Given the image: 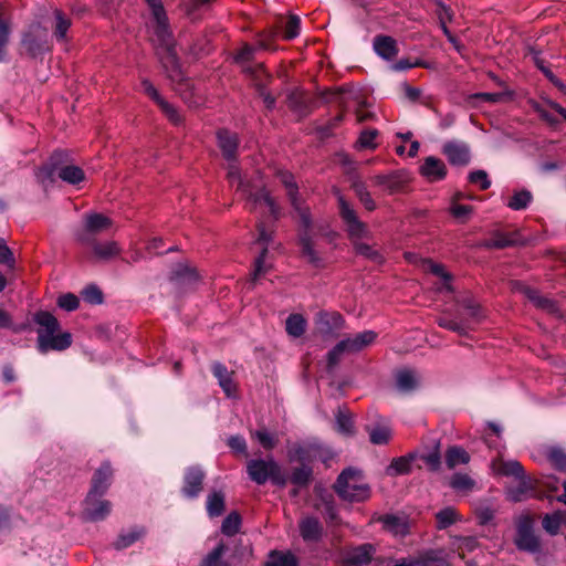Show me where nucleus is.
<instances>
[{"label": "nucleus", "instance_id": "nucleus-1", "mask_svg": "<svg viewBox=\"0 0 566 566\" xmlns=\"http://www.w3.org/2000/svg\"><path fill=\"white\" fill-rule=\"evenodd\" d=\"M280 182L286 189V196L291 206L298 214L301 228L298 230V243L301 247L302 255L313 265L318 266L322 263L319 254L315 251L313 239L311 235L312 218L308 207L304 205L298 197V187L295 182L294 176L285 170L277 171Z\"/></svg>", "mask_w": 566, "mask_h": 566}, {"label": "nucleus", "instance_id": "nucleus-2", "mask_svg": "<svg viewBox=\"0 0 566 566\" xmlns=\"http://www.w3.org/2000/svg\"><path fill=\"white\" fill-rule=\"evenodd\" d=\"M153 40L157 44L159 60L174 82H181L184 73L179 63L166 12L153 15Z\"/></svg>", "mask_w": 566, "mask_h": 566}, {"label": "nucleus", "instance_id": "nucleus-3", "mask_svg": "<svg viewBox=\"0 0 566 566\" xmlns=\"http://www.w3.org/2000/svg\"><path fill=\"white\" fill-rule=\"evenodd\" d=\"M228 180L231 186L237 184V190L242 193L245 199L247 207L254 211L260 205L264 203L274 220L281 217V207L264 187L253 186L245 181L240 174L239 167L234 161H229Z\"/></svg>", "mask_w": 566, "mask_h": 566}, {"label": "nucleus", "instance_id": "nucleus-4", "mask_svg": "<svg viewBox=\"0 0 566 566\" xmlns=\"http://www.w3.org/2000/svg\"><path fill=\"white\" fill-rule=\"evenodd\" d=\"M55 174L70 185H77L85 179L84 171L80 167L70 164L69 155L63 150L52 154L46 165L38 169L36 178L44 182L46 179L52 180Z\"/></svg>", "mask_w": 566, "mask_h": 566}, {"label": "nucleus", "instance_id": "nucleus-5", "mask_svg": "<svg viewBox=\"0 0 566 566\" xmlns=\"http://www.w3.org/2000/svg\"><path fill=\"white\" fill-rule=\"evenodd\" d=\"M464 312H457L454 316L449 311L437 319L440 327L452 331L459 335H467L481 319L480 306L472 298L459 302Z\"/></svg>", "mask_w": 566, "mask_h": 566}, {"label": "nucleus", "instance_id": "nucleus-6", "mask_svg": "<svg viewBox=\"0 0 566 566\" xmlns=\"http://www.w3.org/2000/svg\"><path fill=\"white\" fill-rule=\"evenodd\" d=\"M335 491L339 497L349 502L365 501L370 494L369 486L365 483L361 472L352 468L344 470L338 475Z\"/></svg>", "mask_w": 566, "mask_h": 566}, {"label": "nucleus", "instance_id": "nucleus-7", "mask_svg": "<svg viewBox=\"0 0 566 566\" xmlns=\"http://www.w3.org/2000/svg\"><path fill=\"white\" fill-rule=\"evenodd\" d=\"M247 472L249 478L260 485L269 480L279 486H284L287 482V478L273 458L250 460L247 463Z\"/></svg>", "mask_w": 566, "mask_h": 566}, {"label": "nucleus", "instance_id": "nucleus-8", "mask_svg": "<svg viewBox=\"0 0 566 566\" xmlns=\"http://www.w3.org/2000/svg\"><path fill=\"white\" fill-rule=\"evenodd\" d=\"M514 544L520 551L532 554L541 551V542L534 533L533 520L528 515H521L516 521V536Z\"/></svg>", "mask_w": 566, "mask_h": 566}, {"label": "nucleus", "instance_id": "nucleus-9", "mask_svg": "<svg viewBox=\"0 0 566 566\" xmlns=\"http://www.w3.org/2000/svg\"><path fill=\"white\" fill-rule=\"evenodd\" d=\"M112 226V219L102 213H86L84 216L83 228L77 230L75 235L81 243H90L94 240V235L106 232Z\"/></svg>", "mask_w": 566, "mask_h": 566}, {"label": "nucleus", "instance_id": "nucleus-10", "mask_svg": "<svg viewBox=\"0 0 566 566\" xmlns=\"http://www.w3.org/2000/svg\"><path fill=\"white\" fill-rule=\"evenodd\" d=\"M339 214L346 223L347 232L350 238L360 239L366 235L367 228L361 222L353 207L344 199L343 196L338 197Z\"/></svg>", "mask_w": 566, "mask_h": 566}, {"label": "nucleus", "instance_id": "nucleus-11", "mask_svg": "<svg viewBox=\"0 0 566 566\" xmlns=\"http://www.w3.org/2000/svg\"><path fill=\"white\" fill-rule=\"evenodd\" d=\"M317 331L324 336H336L345 327V319L338 312L321 311L315 316Z\"/></svg>", "mask_w": 566, "mask_h": 566}, {"label": "nucleus", "instance_id": "nucleus-12", "mask_svg": "<svg viewBox=\"0 0 566 566\" xmlns=\"http://www.w3.org/2000/svg\"><path fill=\"white\" fill-rule=\"evenodd\" d=\"M442 153L453 166H467L471 159L469 145L459 140L446 143Z\"/></svg>", "mask_w": 566, "mask_h": 566}, {"label": "nucleus", "instance_id": "nucleus-13", "mask_svg": "<svg viewBox=\"0 0 566 566\" xmlns=\"http://www.w3.org/2000/svg\"><path fill=\"white\" fill-rule=\"evenodd\" d=\"M140 86L143 92L146 95H148L160 107V109L164 112V114L168 117L170 122H172L176 125L181 123V116L179 112L174 107V105H171L160 96L156 87L148 80H143Z\"/></svg>", "mask_w": 566, "mask_h": 566}, {"label": "nucleus", "instance_id": "nucleus-14", "mask_svg": "<svg viewBox=\"0 0 566 566\" xmlns=\"http://www.w3.org/2000/svg\"><path fill=\"white\" fill-rule=\"evenodd\" d=\"M101 495L87 494L84 502V516L86 520L97 522L104 520L111 512L112 505L106 500H98Z\"/></svg>", "mask_w": 566, "mask_h": 566}, {"label": "nucleus", "instance_id": "nucleus-15", "mask_svg": "<svg viewBox=\"0 0 566 566\" xmlns=\"http://www.w3.org/2000/svg\"><path fill=\"white\" fill-rule=\"evenodd\" d=\"M72 344V336L70 333L60 334H41L38 336V348L42 354L49 350H64Z\"/></svg>", "mask_w": 566, "mask_h": 566}, {"label": "nucleus", "instance_id": "nucleus-16", "mask_svg": "<svg viewBox=\"0 0 566 566\" xmlns=\"http://www.w3.org/2000/svg\"><path fill=\"white\" fill-rule=\"evenodd\" d=\"M366 431L369 434L370 442L377 446L387 444L392 436L388 419L381 417H377L373 422L368 423Z\"/></svg>", "mask_w": 566, "mask_h": 566}, {"label": "nucleus", "instance_id": "nucleus-17", "mask_svg": "<svg viewBox=\"0 0 566 566\" xmlns=\"http://www.w3.org/2000/svg\"><path fill=\"white\" fill-rule=\"evenodd\" d=\"M377 337L378 334L376 332L367 329L355 335H349L342 339V342L347 354H357L371 346L376 342Z\"/></svg>", "mask_w": 566, "mask_h": 566}, {"label": "nucleus", "instance_id": "nucleus-18", "mask_svg": "<svg viewBox=\"0 0 566 566\" xmlns=\"http://www.w3.org/2000/svg\"><path fill=\"white\" fill-rule=\"evenodd\" d=\"M515 290L517 292H520L521 294H523L537 308H541V310H543L547 313H552V314L558 312L557 304L553 300L541 295L536 290H534L527 285H524L522 283H516Z\"/></svg>", "mask_w": 566, "mask_h": 566}, {"label": "nucleus", "instance_id": "nucleus-19", "mask_svg": "<svg viewBox=\"0 0 566 566\" xmlns=\"http://www.w3.org/2000/svg\"><path fill=\"white\" fill-rule=\"evenodd\" d=\"M259 238L256 243L262 245V251L254 262L253 281L258 280L268 271L264 260L268 253V244L272 240V232L265 230L263 222L258 223Z\"/></svg>", "mask_w": 566, "mask_h": 566}, {"label": "nucleus", "instance_id": "nucleus-20", "mask_svg": "<svg viewBox=\"0 0 566 566\" xmlns=\"http://www.w3.org/2000/svg\"><path fill=\"white\" fill-rule=\"evenodd\" d=\"M420 174L429 181L436 182L446 178L447 167L444 163L433 156L426 157L420 166Z\"/></svg>", "mask_w": 566, "mask_h": 566}, {"label": "nucleus", "instance_id": "nucleus-21", "mask_svg": "<svg viewBox=\"0 0 566 566\" xmlns=\"http://www.w3.org/2000/svg\"><path fill=\"white\" fill-rule=\"evenodd\" d=\"M205 473L199 467H190L185 473V485L182 493L187 497H196L202 489Z\"/></svg>", "mask_w": 566, "mask_h": 566}, {"label": "nucleus", "instance_id": "nucleus-22", "mask_svg": "<svg viewBox=\"0 0 566 566\" xmlns=\"http://www.w3.org/2000/svg\"><path fill=\"white\" fill-rule=\"evenodd\" d=\"M298 528L305 542H318L324 533L322 523L314 516L303 517L298 523Z\"/></svg>", "mask_w": 566, "mask_h": 566}, {"label": "nucleus", "instance_id": "nucleus-23", "mask_svg": "<svg viewBox=\"0 0 566 566\" xmlns=\"http://www.w3.org/2000/svg\"><path fill=\"white\" fill-rule=\"evenodd\" d=\"M112 475L113 471L109 463H103L93 475L88 494L103 495L111 485Z\"/></svg>", "mask_w": 566, "mask_h": 566}, {"label": "nucleus", "instance_id": "nucleus-24", "mask_svg": "<svg viewBox=\"0 0 566 566\" xmlns=\"http://www.w3.org/2000/svg\"><path fill=\"white\" fill-rule=\"evenodd\" d=\"M322 446L313 442L306 444H297L289 452L291 461L308 462L317 457H322Z\"/></svg>", "mask_w": 566, "mask_h": 566}, {"label": "nucleus", "instance_id": "nucleus-25", "mask_svg": "<svg viewBox=\"0 0 566 566\" xmlns=\"http://www.w3.org/2000/svg\"><path fill=\"white\" fill-rule=\"evenodd\" d=\"M373 46L377 55L386 61H392L398 54L397 41L388 35H377Z\"/></svg>", "mask_w": 566, "mask_h": 566}, {"label": "nucleus", "instance_id": "nucleus-26", "mask_svg": "<svg viewBox=\"0 0 566 566\" xmlns=\"http://www.w3.org/2000/svg\"><path fill=\"white\" fill-rule=\"evenodd\" d=\"M217 138L223 157L228 161H234L238 148V136L227 129H221L217 133Z\"/></svg>", "mask_w": 566, "mask_h": 566}, {"label": "nucleus", "instance_id": "nucleus-27", "mask_svg": "<svg viewBox=\"0 0 566 566\" xmlns=\"http://www.w3.org/2000/svg\"><path fill=\"white\" fill-rule=\"evenodd\" d=\"M532 491V483L524 474L522 478L515 479V481L507 486L506 494L511 501L521 502L527 499Z\"/></svg>", "mask_w": 566, "mask_h": 566}, {"label": "nucleus", "instance_id": "nucleus-28", "mask_svg": "<svg viewBox=\"0 0 566 566\" xmlns=\"http://www.w3.org/2000/svg\"><path fill=\"white\" fill-rule=\"evenodd\" d=\"M96 259L107 261L116 258L120 253V248L116 241L99 242L96 240L87 243Z\"/></svg>", "mask_w": 566, "mask_h": 566}, {"label": "nucleus", "instance_id": "nucleus-29", "mask_svg": "<svg viewBox=\"0 0 566 566\" xmlns=\"http://www.w3.org/2000/svg\"><path fill=\"white\" fill-rule=\"evenodd\" d=\"M212 373L214 377L218 379V382L224 394L228 397H234L237 391V386L232 378V373L227 369L226 366H223L220 363H214L212 365Z\"/></svg>", "mask_w": 566, "mask_h": 566}, {"label": "nucleus", "instance_id": "nucleus-30", "mask_svg": "<svg viewBox=\"0 0 566 566\" xmlns=\"http://www.w3.org/2000/svg\"><path fill=\"white\" fill-rule=\"evenodd\" d=\"M384 527L395 536H403L409 531L408 518L405 515H385L380 518Z\"/></svg>", "mask_w": 566, "mask_h": 566}, {"label": "nucleus", "instance_id": "nucleus-31", "mask_svg": "<svg viewBox=\"0 0 566 566\" xmlns=\"http://www.w3.org/2000/svg\"><path fill=\"white\" fill-rule=\"evenodd\" d=\"M375 549L370 544H363L347 551L345 562L350 565L367 564L374 554Z\"/></svg>", "mask_w": 566, "mask_h": 566}, {"label": "nucleus", "instance_id": "nucleus-32", "mask_svg": "<svg viewBox=\"0 0 566 566\" xmlns=\"http://www.w3.org/2000/svg\"><path fill=\"white\" fill-rule=\"evenodd\" d=\"M22 45L25 51L33 57L42 55L50 50L48 41L43 38H36L32 33L24 34Z\"/></svg>", "mask_w": 566, "mask_h": 566}, {"label": "nucleus", "instance_id": "nucleus-33", "mask_svg": "<svg viewBox=\"0 0 566 566\" xmlns=\"http://www.w3.org/2000/svg\"><path fill=\"white\" fill-rule=\"evenodd\" d=\"M397 388L402 392L415 390L419 385V377L416 371L410 369H401L396 373Z\"/></svg>", "mask_w": 566, "mask_h": 566}, {"label": "nucleus", "instance_id": "nucleus-34", "mask_svg": "<svg viewBox=\"0 0 566 566\" xmlns=\"http://www.w3.org/2000/svg\"><path fill=\"white\" fill-rule=\"evenodd\" d=\"M421 262L424 271H428L437 275L438 277L442 279L441 286L438 287L439 291L452 292L451 275L444 270V268L441 264L434 263L431 260H422Z\"/></svg>", "mask_w": 566, "mask_h": 566}, {"label": "nucleus", "instance_id": "nucleus-35", "mask_svg": "<svg viewBox=\"0 0 566 566\" xmlns=\"http://www.w3.org/2000/svg\"><path fill=\"white\" fill-rule=\"evenodd\" d=\"M145 528L138 526L123 531L115 541L114 546L116 549L127 548L139 541L145 535Z\"/></svg>", "mask_w": 566, "mask_h": 566}, {"label": "nucleus", "instance_id": "nucleus-36", "mask_svg": "<svg viewBox=\"0 0 566 566\" xmlns=\"http://www.w3.org/2000/svg\"><path fill=\"white\" fill-rule=\"evenodd\" d=\"M34 322L40 326L38 329V336L44 333H56L60 327L57 319L49 312H39L34 316Z\"/></svg>", "mask_w": 566, "mask_h": 566}, {"label": "nucleus", "instance_id": "nucleus-37", "mask_svg": "<svg viewBox=\"0 0 566 566\" xmlns=\"http://www.w3.org/2000/svg\"><path fill=\"white\" fill-rule=\"evenodd\" d=\"M493 470L501 475L514 476L515 479L524 475L523 467L515 460L493 462Z\"/></svg>", "mask_w": 566, "mask_h": 566}, {"label": "nucleus", "instance_id": "nucleus-38", "mask_svg": "<svg viewBox=\"0 0 566 566\" xmlns=\"http://www.w3.org/2000/svg\"><path fill=\"white\" fill-rule=\"evenodd\" d=\"M469 461V453L461 447H450L446 452V463L451 470L460 464H467Z\"/></svg>", "mask_w": 566, "mask_h": 566}, {"label": "nucleus", "instance_id": "nucleus-39", "mask_svg": "<svg viewBox=\"0 0 566 566\" xmlns=\"http://www.w3.org/2000/svg\"><path fill=\"white\" fill-rule=\"evenodd\" d=\"M566 522V511H556L553 514H546L543 517V528L551 535H556L559 527Z\"/></svg>", "mask_w": 566, "mask_h": 566}, {"label": "nucleus", "instance_id": "nucleus-40", "mask_svg": "<svg viewBox=\"0 0 566 566\" xmlns=\"http://www.w3.org/2000/svg\"><path fill=\"white\" fill-rule=\"evenodd\" d=\"M533 200L531 191L526 189L514 191L512 197L507 200L506 206L514 210L520 211L526 209Z\"/></svg>", "mask_w": 566, "mask_h": 566}, {"label": "nucleus", "instance_id": "nucleus-41", "mask_svg": "<svg viewBox=\"0 0 566 566\" xmlns=\"http://www.w3.org/2000/svg\"><path fill=\"white\" fill-rule=\"evenodd\" d=\"M265 566H297V559L292 553L273 551L270 553Z\"/></svg>", "mask_w": 566, "mask_h": 566}, {"label": "nucleus", "instance_id": "nucleus-42", "mask_svg": "<svg viewBox=\"0 0 566 566\" xmlns=\"http://www.w3.org/2000/svg\"><path fill=\"white\" fill-rule=\"evenodd\" d=\"M227 552V546L219 543L201 562V566H231L222 557Z\"/></svg>", "mask_w": 566, "mask_h": 566}, {"label": "nucleus", "instance_id": "nucleus-43", "mask_svg": "<svg viewBox=\"0 0 566 566\" xmlns=\"http://www.w3.org/2000/svg\"><path fill=\"white\" fill-rule=\"evenodd\" d=\"M413 459L415 457L412 454L394 459L387 469L388 474L396 475L409 473L411 471V464Z\"/></svg>", "mask_w": 566, "mask_h": 566}, {"label": "nucleus", "instance_id": "nucleus-44", "mask_svg": "<svg viewBox=\"0 0 566 566\" xmlns=\"http://www.w3.org/2000/svg\"><path fill=\"white\" fill-rule=\"evenodd\" d=\"M449 213L459 222L465 223L473 214L474 208L469 205H461L459 202H450Z\"/></svg>", "mask_w": 566, "mask_h": 566}, {"label": "nucleus", "instance_id": "nucleus-45", "mask_svg": "<svg viewBox=\"0 0 566 566\" xmlns=\"http://www.w3.org/2000/svg\"><path fill=\"white\" fill-rule=\"evenodd\" d=\"M306 321L300 314H291L286 319V332L292 337H300L304 334Z\"/></svg>", "mask_w": 566, "mask_h": 566}, {"label": "nucleus", "instance_id": "nucleus-46", "mask_svg": "<svg viewBox=\"0 0 566 566\" xmlns=\"http://www.w3.org/2000/svg\"><path fill=\"white\" fill-rule=\"evenodd\" d=\"M224 510V495L221 492H213L207 499V512L209 516L216 517Z\"/></svg>", "mask_w": 566, "mask_h": 566}, {"label": "nucleus", "instance_id": "nucleus-47", "mask_svg": "<svg viewBox=\"0 0 566 566\" xmlns=\"http://www.w3.org/2000/svg\"><path fill=\"white\" fill-rule=\"evenodd\" d=\"M336 430L344 436H352L354 433V423L349 413L338 409L336 413Z\"/></svg>", "mask_w": 566, "mask_h": 566}, {"label": "nucleus", "instance_id": "nucleus-48", "mask_svg": "<svg viewBox=\"0 0 566 566\" xmlns=\"http://www.w3.org/2000/svg\"><path fill=\"white\" fill-rule=\"evenodd\" d=\"M546 455L556 470L566 472V453L560 448H548Z\"/></svg>", "mask_w": 566, "mask_h": 566}, {"label": "nucleus", "instance_id": "nucleus-49", "mask_svg": "<svg viewBox=\"0 0 566 566\" xmlns=\"http://www.w3.org/2000/svg\"><path fill=\"white\" fill-rule=\"evenodd\" d=\"M54 19H55L54 36L59 41H63L65 39L67 30L71 27V20L69 18H66L60 10L54 11Z\"/></svg>", "mask_w": 566, "mask_h": 566}, {"label": "nucleus", "instance_id": "nucleus-50", "mask_svg": "<svg viewBox=\"0 0 566 566\" xmlns=\"http://www.w3.org/2000/svg\"><path fill=\"white\" fill-rule=\"evenodd\" d=\"M241 517L238 513H230L222 522L221 532L227 536H233L240 531Z\"/></svg>", "mask_w": 566, "mask_h": 566}, {"label": "nucleus", "instance_id": "nucleus-51", "mask_svg": "<svg viewBox=\"0 0 566 566\" xmlns=\"http://www.w3.org/2000/svg\"><path fill=\"white\" fill-rule=\"evenodd\" d=\"M437 526L439 530H444L455 523L458 513L452 507H446L436 514Z\"/></svg>", "mask_w": 566, "mask_h": 566}, {"label": "nucleus", "instance_id": "nucleus-52", "mask_svg": "<svg viewBox=\"0 0 566 566\" xmlns=\"http://www.w3.org/2000/svg\"><path fill=\"white\" fill-rule=\"evenodd\" d=\"M4 7L0 4V62L3 61L6 55V46L9 42L10 28L9 24L3 20Z\"/></svg>", "mask_w": 566, "mask_h": 566}, {"label": "nucleus", "instance_id": "nucleus-53", "mask_svg": "<svg viewBox=\"0 0 566 566\" xmlns=\"http://www.w3.org/2000/svg\"><path fill=\"white\" fill-rule=\"evenodd\" d=\"M312 476V469L307 465L295 468L291 474V482L297 486H305L308 484Z\"/></svg>", "mask_w": 566, "mask_h": 566}, {"label": "nucleus", "instance_id": "nucleus-54", "mask_svg": "<svg viewBox=\"0 0 566 566\" xmlns=\"http://www.w3.org/2000/svg\"><path fill=\"white\" fill-rule=\"evenodd\" d=\"M251 437L256 439L259 443L266 450L273 449L277 442L276 437L269 432L266 429H259L254 431Z\"/></svg>", "mask_w": 566, "mask_h": 566}, {"label": "nucleus", "instance_id": "nucleus-55", "mask_svg": "<svg viewBox=\"0 0 566 566\" xmlns=\"http://www.w3.org/2000/svg\"><path fill=\"white\" fill-rule=\"evenodd\" d=\"M450 485L457 491H470L474 486V481L467 474L457 473L451 478Z\"/></svg>", "mask_w": 566, "mask_h": 566}, {"label": "nucleus", "instance_id": "nucleus-56", "mask_svg": "<svg viewBox=\"0 0 566 566\" xmlns=\"http://www.w3.org/2000/svg\"><path fill=\"white\" fill-rule=\"evenodd\" d=\"M171 279L177 281V282H188V283H190V282H193V281L197 280V274L189 266L184 265V264H178L177 269L174 271V274H172Z\"/></svg>", "mask_w": 566, "mask_h": 566}, {"label": "nucleus", "instance_id": "nucleus-57", "mask_svg": "<svg viewBox=\"0 0 566 566\" xmlns=\"http://www.w3.org/2000/svg\"><path fill=\"white\" fill-rule=\"evenodd\" d=\"M347 354L345 350V346L342 340H339L328 353H327V368L333 369L342 359L344 355Z\"/></svg>", "mask_w": 566, "mask_h": 566}, {"label": "nucleus", "instance_id": "nucleus-58", "mask_svg": "<svg viewBox=\"0 0 566 566\" xmlns=\"http://www.w3.org/2000/svg\"><path fill=\"white\" fill-rule=\"evenodd\" d=\"M377 136L378 130L376 129H366L361 132L357 142L358 147L375 149L377 147V144L375 142Z\"/></svg>", "mask_w": 566, "mask_h": 566}, {"label": "nucleus", "instance_id": "nucleus-59", "mask_svg": "<svg viewBox=\"0 0 566 566\" xmlns=\"http://www.w3.org/2000/svg\"><path fill=\"white\" fill-rule=\"evenodd\" d=\"M301 20L297 15H291L286 21L284 28V36L287 40H292L300 34Z\"/></svg>", "mask_w": 566, "mask_h": 566}, {"label": "nucleus", "instance_id": "nucleus-60", "mask_svg": "<svg viewBox=\"0 0 566 566\" xmlns=\"http://www.w3.org/2000/svg\"><path fill=\"white\" fill-rule=\"evenodd\" d=\"M513 243L511 239L502 233L494 234L491 239L484 242V247L490 249H503L510 247Z\"/></svg>", "mask_w": 566, "mask_h": 566}, {"label": "nucleus", "instance_id": "nucleus-61", "mask_svg": "<svg viewBox=\"0 0 566 566\" xmlns=\"http://www.w3.org/2000/svg\"><path fill=\"white\" fill-rule=\"evenodd\" d=\"M78 304L80 301L77 296L72 293L63 294L57 300V305L67 312L75 311L78 307Z\"/></svg>", "mask_w": 566, "mask_h": 566}, {"label": "nucleus", "instance_id": "nucleus-62", "mask_svg": "<svg viewBox=\"0 0 566 566\" xmlns=\"http://www.w3.org/2000/svg\"><path fill=\"white\" fill-rule=\"evenodd\" d=\"M373 180L376 185L384 187L390 192L398 188V182L394 175H377L373 178Z\"/></svg>", "mask_w": 566, "mask_h": 566}, {"label": "nucleus", "instance_id": "nucleus-63", "mask_svg": "<svg viewBox=\"0 0 566 566\" xmlns=\"http://www.w3.org/2000/svg\"><path fill=\"white\" fill-rule=\"evenodd\" d=\"M469 180L472 184L480 185V188L483 190L490 188V186H491V181L488 177L486 171H484V170H474V171L470 172Z\"/></svg>", "mask_w": 566, "mask_h": 566}, {"label": "nucleus", "instance_id": "nucleus-64", "mask_svg": "<svg viewBox=\"0 0 566 566\" xmlns=\"http://www.w3.org/2000/svg\"><path fill=\"white\" fill-rule=\"evenodd\" d=\"M83 297L91 304H101L103 302V294L97 286H88L83 291Z\"/></svg>", "mask_w": 566, "mask_h": 566}]
</instances>
